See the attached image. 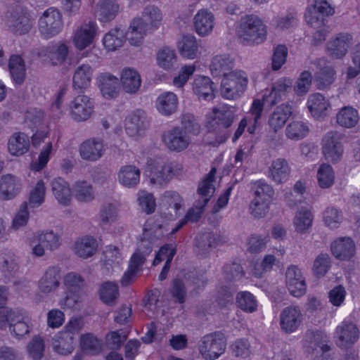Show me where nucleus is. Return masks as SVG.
Returning <instances> with one entry per match:
<instances>
[{"label": "nucleus", "mask_w": 360, "mask_h": 360, "mask_svg": "<svg viewBox=\"0 0 360 360\" xmlns=\"http://www.w3.org/2000/svg\"><path fill=\"white\" fill-rule=\"evenodd\" d=\"M317 179L321 188H330L335 181V173L332 167L328 164H322L317 172Z\"/></svg>", "instance_id": "53"}, {"label": "nucleus", "mask_w": 360, "mask_h": 360, "mask_svg": "<svg viewBox=\"0 0 360 360\" xmlns=\"http://www.w3.org/2000/svg\"><path fill=\"white\" fill-rule=\"evenodd\" d=\"M120 82L123 90L126 93L136 94L141 87V75L134 68H125L121 72Z\"/></svg>", "instance_id": "21"}, {"label": "nucleus", "mask_w": 360, "mask_h": 360, "mask_svg": "<svg viewBox=\"0 0 360 360\" xmlns=\"http://www.w3.org/2000/svg\"><path fill=\"white\" fill-rule=\"evenodd\" d=\"M141 172L134 165H125L118 172L119 182L127 188L135 187L140 181Z\"/></svg>", "instance_id": "37"}, {"label": "nucleus", "mask_w": 360, "mask_h": 360, "mask_svg": "<svg viewBox=\"0 0 360 360\" xmlns=\"http://www.w3.org/2000/svg\"><path fill=\"white\" fill-rule=\"evenodd\" d=\"M359 338V329L352 322L343 321L336 328L335 338L339 347L348 348L354 345Z\"/></svg>", "instance_id": "12"}, {"label": "nucleus", "mask_w": 360, "mask_h": 360, "mask_svg": "<svg viewBox=\"0 0 360 360\" xmlns=\"http://www.w3.org/2000/svg\"><path fill=\"white\" fill-rule=\"evenodd\" d=\"M162 141L170 150L181 152L188 147L191 138L180 127H174L163 134Z\"/></svg>", "instance_id": "10"}, {"label": "nucleus", "mask_w": 360, "mask_h": 360, "mask_svg": "<svg viewBox=\"0 0 360 360\" xmlns=\"http://www.w3.org/2000/svg\"><path fill=\"white\" fill-rule=\"evenodd\" d=\"M312 75L309 71L300 73L294 86V91L297 96L305 95L309 91L312 82Z\"/></svg>", "instance_id": "60"}, {"label": "nucleus", "mask_w": 360, "mask_h": 360, "mask_svg": "<svg viewBox=\"0 0 360 360\" xmlns=\"http://www.w3.org/2000/svg\"><path fill=\"white\" fill-rule=\"evenodd\" d=\"M236 118L235 109L233 107L224 105L212 109L210 123L214 131H221L231 127Z\"/></svg>", "instance_id": "15"}, {"label": "nucleus", "mask_w": 360, "mask_h": 360, "mask_svg": "<svg viewBox=\"0 0 360 360\" xmlns=\"http://www.w3.org/2000/svg\"><path fill=\"white\" fill-rule=\"evenodd\" d=\"M151 251L152 247L149 243L146 245L141 243V244L139 245L136 251L131 256L129 268L136 272L139 271L146 261V256L149 255Z\"/></svg>", "instance_id": "47"}, {"label": "nucleus", "mask_w": 360, "mask_h": 360, "mask_svg": "<svg viewBox=\"0 0 360 360\" xmlns=\"http://www.w3.org/2000/svg\"><path fill=\"white\" fill-rule=\"evenodd\" d=\"M217 169L212 168L204 180L200 183L197 191L199 195L198 200L195 202L193 207L188 210L184 220L172 229L171 234L176 233L186 222H196L201 217L205 207L210 201L215 190L213 181Z\"/></svg>", "instance_id": "1"}, {"label": "nucleus", "mask_w": 360, "mask_h": 360, "mask_svg": "<svg viewBox=\"0 0 360 360\" xmlns=\"http://www.w3.org/2000/svg\"><path fill=\"white\" fill-rule=\"evenodd\" d=\"M223 275L226 281H235L245 276V271L240 263L233 262L224 266Z\"/></svg>", "instance_id": "55"}, {"label": "nucleus", "mask_w": 360, "mask_h": 360, "mask_svg": "<svg viewBox=\"0 0 360 360\" xmlns=\"http://www.w3.org/2000/svg\"><path fill=\"white\" fill-rule=\"evenodd\" d=\"M22 184L17 176L12 174L4 175L0 179L1 198L4 200H11L20 192Z\"/></svg>", "instance_id": "23"}, {"label": "nucleus", "mask_w": 360, "mask_h": 360, "mask_svg": "<svg viewBox=\"0 0 360 360\" xmlns=\"http://www.w3.org/2000/svg\"><path fill=\"white\" fill-rule=\"evenodd\" d=\"M75 198L81 202H88L94 198L92 186L86 181L77 182L75 186Z\"/></svg>", "instance_id": "63"}, {"label": "nucleus", "mask_w": 360, "mask_h": 360, "mask_svg": "<svg viewBox=\"0 0 360 360\" xmlns=\"http://www.w3.org/2000/svg\"><path fill=\"white\" fill-rule=\"evenodd\" d=\"M0 269L6 276H11L18 269L17 257L11 252L3 253L0 257Z\"/></svg>", "instance_id": "50"}, {"label": "nucleus", "mask_w": 360, "mask_h": 360, "mask_svg": "<svg viewBox=\"0 0 360 360\" xmlns=\"http://www.w3.org/2000/svg\"><path fill=\"white\" fill-rule=\"evenodd\" d=\"M37 241L42 243L50 250L58 249L61 244L60 236L53 231L39 234Z\"/></svg>", "instance_id": "62"}, {"label": "nucleus", "mask_w": 360, "mask_h": 360, "mask_svg": "<svg viewBox=\"0 0 360 360\" xmlns=\"http://www.w3.org/2000/svg\"><path fill=\"white\" fill-rule=\"evenodd\" d=\"M307 107L311 115L316 120L324 119L331 110L329 101L319 93L309 96Z\"/></svg>", "instance_id": "17"}, {"label": "nucleus", "mask_w": 360, "mask_h": 360, "mask_svg": "<svg viewBox=\"0 0 360 360\" xmlns=\"http://www.w3.org/2000/svg\"><path fill=\"white\" fill-rule=\"evenodd\" d=\"M157 60L159 66L165 70H171L176 64L175 51L168 47H164L159 51Z\"/></svg>", "instance_id": "52"}, {"label": "nucleus", "mask_w": 360, "mask_h": 360, "mask_svg": "<svg viewBox=\"0 0 360 360\" xmlns=\"http://www.w3.org/2000/svg\"><path fill=\"white\" fill-rule=\"evenodd\" d=\"M8 67L14 82L18 84H22L25 78V67L23 59L18 55L11 56Z\"/></svg>", "instance_id": "45"}, {"label": "nucleus", "mask_w": 360, "mask_h": 360, "mask_svg": "<svg viewBox=\"0 0 360 360\" xmlns=\"http://www.w3.org/2000/svg\"><path fill=\"white\" fill-rule=\"evenodd\" d=\"M179 49L181 55L184 58L193 59L197 56L198 46L194 37L184 36L179 43Z\"/></svg>", "instance_id": "48"}, {"label": "nucleus", "mask_w": 360, "mask_h": 360, "mask_svg": "<svg viewBox=\"0 0 360 360\" xmlns=\"http://www.w3.org/2000/svg\"><path fill=\"white\" fill-rule=\"evenodd\" d=\"M149 30V25L142 18H135L132 20L127 33V39L130 44L139 46L143 42V37Z\"/></svg>", "instance_id": "24"}, {"label": "nucleus", "mask_w": 360, "mask_h": 360, "mask_svg": "<svg viewBox=\"0 0 360 360\" xmlns=\"http://www.w3.org/2000/svg\"><path fill=\"white\" fill-rule=\"evenodd\" d=\"M313 215L310 210L303 208L297 211L294 218V225L297 232L304 233L311 227Z\"/></svg>", "instance_id": "49"}, {"label": "nucleus", "mask_w": 360, "mask_h": 360, "mask_svg": "<svg viewBox=\"0 0 360 360\" xmlns=\"http://www.w3.org/2000/svg\"><path fill=\"white\" fill-rule=\"evenodd\" d=\"M286 136L292 140H300L309 133L308 126L302 121H292L286 127Z\"/></svg>", "instance_id": "51"}, {"label": "nucleus", "mask_w": 360, "mask_h": 360, "mask_svg": "<svg viewBox=\"0 0 360 360\" xmlns=\"http://www.w3.org/2000/svg\"><path fill=\"white\" fill-rule=\"evenodd\" d=\"M255 190V198L265 201L271 202L274 195V190L267 183L262 180H259L253 184Z\"/></svg>", "instance_id": "57"}, {"label": "nucleus", "mask_w": 360, "mask_h": 360, "mask_svg": "<svg viewBox=\"0 0 360 360\" xmlns=\"http://www.w3.org/2000/svg\"><path fill=\"white\" fill-rule=\"evenodd\" d=\"M146 172L152 184L165 186L174 176L172 164L164 161H158L148 166Z\"/></svg>", "instance_id": "9"}, {"label": "nucleus", "mask_w": 360, "mask_h": 360, "mask_svg": "<svg viewBox=\"0 0 360 360\" xmlns=\"http://www.w3.org/2000/svg\"><path fill=\"white\" fill-rule=\"evenodd\" d=\"M359 116L357 110L351 106L342 108L336 115V122L345 128L354 127L359 122Z\"/></svg>", "instance_id": "42"}, {"label": "nucleus", "mask_w": 360, "mask_h": 360, "mask_svg": "<svg viewBox=\"0 0 360 360\" xmlns=\"http://www.w3.org/2000/svg\"><path fill=\"white\" fill-rule=\"evenodd\" d=\"M97 246V242L94 238L86 236L75 243V253L79 257L86 259L95 254Z\"/></svg>", "instance_id": "44"}, {"label": "nucleus", "mask_w": 360, "mask_h": 360, "mask_svg": "<svg viewBox=\"0 0 360 360\" xmlns=\"http://www.w3.org/2000/svg\"><path fill=\"white\" fill-rule=\"evenodd\" d=\"M224 242L222 236L218 233L204 232L195 238V247L199 253L204 255Z\"/></svg>", "instance_id": "19"}, {"label": "nucleus", "mask_w": 360, "mask_h": 360, "mask_svg": "<svg viewBox=\"0 0 360 360\" xmlns=\"http://www.w3.org/2000/svg\"><path fill=\"white\" fill-rule=\"evenodd\" d=\"M34 19L29 11L21 6L9 10L6 15V23L8 28L18 34L28 33L33 26Z\"/></svg>", "instance_id": "4"}, {"label": "nucleus", "mask_w": 360, "mask_h": 360, "mask_svg": "<svg viewBox=\"0 0 360 360\" xmlns=\"http://www.w3.org/2000/svg\"><path fill=\"white\" fill-rule=\"evenodd\" d=\"M247 84L244 72H231L221 80V95L227 99H235L244 92Z\"/></svg>", "instance_id": "6"}, {"label": "nucleus", "mask_w": 360, "mask_h": 360, "mask_svg": "<svg viewBox=\"0 0 360 360\" xmlns=\"http://www.w3.org/2000/svg\"><path fill=\"white\" fill-rule=\"evenodd\" d=\"M291 114L292 108L290 105L282 104L278 106L269 117V127L274 132L278 131L283 128Z\"/></svg>", "instance_id": "34"}, {"label": "nucleus", "mask_w": 360, "mask_h": 360, "mask_svg": "<svg viewBox=\"0 0 360 360\" xmlns=\"http://www.w3.org/2000/svg\"><path fill=\"white\" fill-rule=\"evenodd\" d=\"M147 117L146 112L136 110L132 112L127 120L126 130L131 136H134L146 127Z\"/></svg>", "instance_id": "40"}, {"label": "nucleus", "mask_w": 360, "mask_h": 360, "mask_svg": "<svg viewBox=\"0 0 360 360\" xmlns=\"http://www.w3.org/2000/svg\"><path fill=\"white\" fill-rule=\"evenodd\" d=\"M333 255L340 259H350L355 252V245L350 238H341L331 244Z\"/></svg>", "instance_id": "31"}, {"label": "nucleus", "mask_w": 360, "mask_h": 360, "mask_svg": "<svg viewBox=\"0 0 360 360\" xmlns=\"http://www.w3.org/2000/svg\"><path fill=\"white\" fill-rule=\"evenodd\" d=\"M127 36L123 30L116 28L109 31L103 38V44L108 51H115L123 45Z\"/></svg>", "instance_id": "46"}, {"label": "nucleus", "mask_w": 360, "mask_h": 360, "mask_svg": "<svg viewBox=\"0 0 360 360\" xmlns=\"http://www.w3.org/2000/svg\"><path fill=\"white\" fill-rule=\"evenodd\" d=\"M30 146L29 136L25 133H15L9 139L8 148L13 155H21L27 153Z\"/></svg>", "instance_id": "35"}, {"label": "nucleus", "mask_w": 360, "mask_h": 360, "mask_svg": "<svg viewBox=\"0 0 360 360\" xmlns=\"http://www.w3.org/2000/svg\"><path fill=\"white\" fill-rule=\"evenodd\" d=\"M98 87L105 98H114L119 94L118 78L110 73H102L97 78Z\"/></svg>", "instance_id": "25"}, {"label": "nucleus", "mask_w": 360, "mask_h": 360, "mask_svg": "<svg viewBox=\"0 0 360 360\" xmlns=\"http://www.w3.org/2000/svg\"><path fill=\"white\" fill-rule=\"evenodd\" d=\"M47 56L54 65L63 64L69 53L68 45L63 42H58L46 49Z\"/></svg>", "instance_id": "43"}, {"label": "nucleus", "mask_w": 360, "mask_h": 360, "mask_svg": "<svg viewBox=\"0 0 360 360\" xmlns=\"http://www.w3.org/2000/svg\"><path fill=\"white\" fill-rule=\"evenodd\" d=\"M266 34V26L257 15H246L240 19L237 36L243 45L261 44L265 41Z\"/></svg>", "instance_id": "2"}, {"label": "nucleus", "mask_w": 360, "mask_h": 360, "mask_svg": "<svg viewBox=\"0 0 360 360\" xmlns=\"http://www.w3.org/2000/svg\"><path fill=\"white\" fill-rule=\"evenodd\" d=\"M118 206L114 203L104 204L100 212V219L103 224H109L118 219Z\"/></svg>", "instance_id": "61"}, {"label": "nucleus", "mask_w": 360, "mask_h": 360, "mask_svg": "<svg viewBox=\"0 0 360 360\" xmlns=\"http://www.w3.org/2000/svg\"><path fill=\"white\" fill-rule=\"evenodd\" d=\"M162 204L167 211L166 214L169 216V219H176L179 215V211L184 206V200L177 192L168 191L163 194Z\"/></svg>", "instance_id": "29"}, {"label": "nucleus", "mask_w": 360, "mask_h": 360, "mask_svg": "<svg viewBox=\"0 0 360 360\" xmlns=\"http://www.w3.org/2000/svg\"><path fill=\"white\" fill-rule=\"evenodd\" d=\"M292 86L291 79L283 77L278 79L274 83L270 94L266 97V102L270 105L277 104L285 97L286 93L291 90Z\"/></svg>", "instance_id": "22"}, {"label": "nucleus", "mask_w": 360, "mask_h": 360, "mask_svg": "<svg viewBox=\"0 0 360 360\" xmlns=\"http://www.w3.org/2000/svg\"><path fill=\"white\" fill-rule=\"evenodd\" d=\"M226 340L219 331L204 335L199 343V352L205 360H215L225 352Z\"/></svg>", "instance_id": "3"}, {"label": "nucleus", "mask_w": 360, "mask_h": 360, "mask_svg": "<svg viewBox=\"0 0 360 360\" xmlns=\"http://www.w3.org/2000/svg\"><path fill=\"white\" fill-rule=\"evenodd\" d=\"M178 108V98L172 92L161 94L156 101L158 111L164 116H169L174 113Z\"/></svg>", "instance_id": "30"}, {"label": "nucleus", "mask_w": 360, "mask_h": 360, "mask_svg": "<svg viewBox=\"0 0 360 360\" xmlns=\"http://www.w3.org/2000/svg\"><path fill=\"white\" fill-rule=\"evenodd\" d=\"M342 220V212L335 207H328L323 212L325 224L330 229L338 228Z\"/></svg>", "instance_id": "64"}, {"label": "nucleus", "mask_w": 360, "mask_h": 360, "mask_svg": "<svg viewBox=\"0 0 360 360\" xmlns=\"http://www.w3.org/2000/svg\"><path fill=\"white\" fill-rule=\"evenodd\" d=\"M353 44L352 36L347 32H340L335 35L327 43V51L330 57L341 59L346 56Z\"/></svg>", "instance_id": "11"}, {"label": "nucleus", "mask_w": 360, "mask_h": 360, "mask_svg": "<svg viewBox=\"0 0 360 360\" xmlns=\"http://www.w3.org/2000/svg\"><path fill=\"white\" fill-rule=\"evenodd\" d=\"M96 34V27L94 22H89L81 25L74 36L75 46L80 50L85 49L93 42Z\"/></svg>", "instance_id": "18"}, {"label": "nucleus", "mask_w": 360, "mask_h": 360, "mask_svg": "<svg viewBox=\"0 0 360 360\" xmlns=\"http://www.w3.org/2000/svg\"><path fill=\"white\" fill-rule=\"evenodd\" d=\"M336 72L331 66H324L315 72L314 82L319 90L328 89L334 82Z\"/></svg>", "instance_id": "38"}, {"label": "nucleus", "mask_w": 360, "mask_h": 360, "mask_svg": "<svg viewBox=\"0 0 360 360\" xmlns=\"http://www.w3.org/2000/svg\"><path fill=\"white\" fill-rule=\"evenodd\" d=\"M344 135L338 131H328L322 139V152L328 161L338 162L343 154Z\"/></svg>", "instance_id": "7"}, {"label": "nucleus", "mask_w": 360, "mask_h": 360, "mask_svg": "<svg viewBox=\"0 0 360 360\" xmlns=\"http://www.w3.org/2000/svg\"><path fill=\"white\" fill-rule=\"evenodd\" d=\"M52 192L58 201L64 205H68L71 200V190L68 184L62 178H57L51 183Z\"/></svg>", "instance_id": "41"}, {"label": "nucleus", "mask_w": 360, "mask_h": 360, "mask_svg": "<svg viewBox=\"0 0 360 360\" xmlns=\"http://www.w3.org/2000/svg\"><path fill=\"white\" fill-rule=\"evenodd\" d=\"M180 127L184 131L188 134L197 136L200 131V124L197 118L191 113L187 112L182 115Z\"/></svg>", "instance_id": "54"}, {"label": "nucleus", "mask_w": 360, "mask_h": 360, "mask_svg": "<svg viewBox=\"0 0 360 360\" xmlns=\"http://www.w3.org/2000/svg\"><path fill=\"white\" fill-rule=\"evenodd\" d=\"M93 68L88 64H82L75 70L72 77L74 90L82 91L89 88L93 76Z\"/></svg>", "instance_id": "26"}, {"label": "nucleus", "mask_w": 360, "mask_h": 360, "mask_svg": "<svg viewBox=\"0 0 360 360\" xmlns=\"http://www.w3.org/2000/svg\"><path fill=\"white\" fill-rule=\"evenodd\" d=\"M104 146L101 140L89 139L84 141L79 146L81 157L87 161H96L103 153Z\"/></svg>", "instance_id": "20"}, {"label": "nucleus", "mask_w": 360, "mask_h": 360, "mask_svg": "<svg viewBox=\"0 0 360 360\" xmlns=\"http://www.w3.org/2000/svg\"><path fill=\"white\" fill-rule=\"evenodd\" d=\"M75 338L63 330L58 333L53 338V347L55 352L62 355L72 352L75 345Z\"/></svg>", "instance_id": "27"}, {"label": "nucleus", "mask_w": 360, "mask_h": 360, "mask_svg": "<svg viewBox=\"0 0 360 360\" xmlns=\"http://www.w3.org/2000/svg\"><path fill=\"white\" fill-rule=\"evenodd\" d=\"M94 103L92 98L81 94L75 96L70 103V114L77 122H84L94 112Z\"/></svg>", "instance_id": "8"}, {"label": "nucleus", "mask_w": 360, "mask_h": 360, "mask_svg": "<svg viewBox=\"0 0 360 360\" xmlns=\"http://www.w3.org/2000/svg\"><path fill=\"white\" fill-rule=\"evenodd\" d=\"M233 68V60L229 55H219L213 58L210 71L214 77L227 76Z\"/></svg>", "instance_id": "33"}, {"label": "nucleus", "mask_w": 360, "mask_h": 360, "mask_svg": "<svg viewBox=\"0 0 360 360\" xmlns=\"http://www.w3.org/2000/svg\"><path fill=\"white\" fill-rule=\"evenodd\" d=\"M290 174V167L284 158H277L272 161L269 167V176L277 184L285 182Z\"/></svg>", "instance_id": "32"}, {"label": "nucleus", "mask_w": 360, "mask_h": 360, "mask_svg": "<svg viewBox=\"0 0 360 360\" xmlns=\"http://www.w3.org/2000/svg\"><path fill=\"white\" fill-rule=\"evenodd\" d=\"M238 307L244 311L252 313L257 310V300L249 292H240L236 297Z\"/></svg>", "instance_id": "56"}, {"label": "nucleus", "mask_w": 360, "mask_h": 360, "mask_svg": "<svg viewBox=\"0 0 360 360\" xmlns=\"http://www.w3.org/2000/svg\"><path fill=\"white\" fill-rule=\"evenodd\" d=\"M285 283L290 293L294 297H300L306 292L305 278L297 266H290L285 272Z\"/></svg>", "instance_id": "13"}, {"label": "nucleus", "mask_w": 360, "mask_h": 360, "mask_svg": "<svg viewBox=\"0 0 360 360\" xmlns=\"http://www.w3.org/2000/svg\"><path fill=\"white\" fill-rule=\"evenodd\" d=\"M60 270L56 266H49L38 282L39 290L44 294L55 292L60 285Z\"/></svg>", "instance_id": "16"}, {"label": "nucleus", "mask_w": 360, "mask_h": 360, "mask_svg": "<svg viewBox=\"0 0 360 360\" xmlns=\"http://www.w3.org/2000/svg\"><path fill=\"white\" fill-rule=\"evenodd\" d=\"M193 91L200 99L210 101L214 97L213 82L207 77H196L193 83Z\"/></svg>", "instance_id": "36"}, {"label": "nucleus", "mask_w": 360, "mask_h": 360, "mask_svg": "<svg viewBox=\"0 0 360 360\" xmlns=\"http://www.w3.org/2000/svg\"><path fill=\"white\" fill-rule=\"evenodd\" d=\"M44 340L40 336L35 335L28 343L27 349L34 360H41L44 356Z\"/></svg>", "instance_id": "59"}, {"label": "nucleus", "mask_w": 360, "mask_h": 360, "mask_svg": "<svg viewBox=\"0 0 360 360\" xmlns=\"http://www.w3.org/2000/svg\"><path fill=\"white\" fill-rule=\"evenodd\" d=\"M280 326L286 333L295 332L301 325L303 315L299 307L289 306L280 314Z\"/></svg>", "instance_id": "14"}, {"label": "nucleus", "mask_w": 360, "mask_h": 360, "mask_svg": "<svg viewBox=\"0 0 360 360\" xmlns=\"http://www.w3.org/2000/svg\"><path fill=\"white\" fill-rule=\"evenodd\" d=\"M119 290L116 283L107 281L103 283L100 288L101 299L107 304H112L118 297Z\"/></svg>", "instance_id": "58"}, {"label": "nucleus", "mask_w": 360, "mask_h": 360, "mask_svg": "<svg viewBox=\"0 0 360 360\" xmlns=\"http://www.w3.org/2000/svg\"><path fill=\"white\" fill-rule=\"evenodd\" d=\"M214 15L206 9L200 10L194 17V27L200 36L209 34L214 27Z\"/></svg>", "instance_id": "28"}, {"label": "nucleus", "mask_w": 360, "mask_h": 360, "mask_svg": "<svg viewBox=\"0 0 360 360\" xmlns=\"http://www.w3.org/2000/svg\"><path fill=\"white\" fill-rule=\"evenodd\" d=\"M39 31L44 39H50L63 29V17L59 10L54 7L46 9L38 21Z\"/></svg>", "instance_id": "5"}, {"label": "nucleus", "mask_w": 360, "mask_h": 360, "mask_svg": "<svg viewBox=\"0 0 360 360\" xmlns=\"http://www.w3.org/2000/svg\"><path fill=\"white\" fill-rule=\"evenodd\" d=\"M119 11V5L114 0H102L97 5L96 16L101 22L114 19Z\"/></svg>", "instance_id": "39"}]
</instances>
